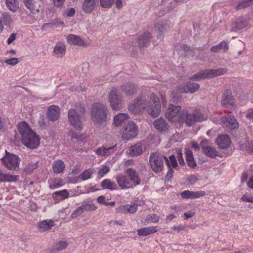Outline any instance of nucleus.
Masks as SVG:
<instances>
[{
    "label": "nucleus",
    "mask_w": 253,
    "mask_h": 253,
    "mask_svg": "<svg viewBox=\"0 0 253 253\" xmlns=\"http://www.w3.org/2000/svg\"><path fill=\"white\" fill-rule=\"evenodd\" d=\"M129 111L139 114L145 110L153 118L159 116L161 112V105L159 97L153 92L149 94L142 92L129 105Z\"/></svg>",
    "instance_id": "f257e3e1"
},
{
    "label": "nucleus",
    "mask_w": 253,
    "mask_h": 253,
    "mask_svg": "<svg viewBox=\"0 0 253 253\" xmlns=\"http://www.w3.org/2000/svg\"><path fill=\"white\" fill-rule=\"evenodd\" d=\"M18 128L23 145L30 149L37 148L40 144V139L28 125L25 122H21L18 124Z\"/></svg>",
    "instance_id": "f03ea898"
},
{
    "label": "nucleus",
    "mask_w": 253,
    "mask_h": 253,
    "mask_svg": "<svg viewBox=\"0 0 253 253\" xmlns=\"http://www.w3.org/2000/svg\"><path fill=\"white\" fill-rule=\"evenodd\" d=\"M91 119L98 126H104L106 125L107 115V107L102 104H93L91 109Z\"/></svg>",
    "instance_id": "7ed1b4c3"
},
{
    "label": "nucleus",
    "mask_w": 253,
    "mask_h": 253,
    "mask_svg": "<svg viewBox=\"0 0 253 253\" xmlns=\"http://www.w3.org/2000/svg\"><path fill=\"white\" fill-rule=\"evenodd\" d=\"M84 113V108L82 105H77L75 108L70 109L68 112L70 124L77 129H82Z\"/></svg>",
    "instance_id": "20e7f679"
},
{
    "label": "nucleus",
    "mask_w": 253,
    "mask_h": 253,
    "mask_svg": "<svg viewBox=\"0 0 253 253\" xmlns=\"http://www.w3.org/2000/svg\"><path fill=\"white\" fill-rule=\"evenodd\" d=\"M181 124L185 123L188 126L195 125L197 122H201L205 120L203 115L198 110H194L192 113H189L186 109H183L182 117Z\"/></svg>",
    "instance_id": "39448f33"
},
{
    "label": "nucleus",
    "mask_w": 253,
    "mask_h": 253,
    "mask_svg": "<svg viewBox=\"0 0 253 253\" xmlns=\"http://www.w3.org/2000/svg\"><path fill=\"white\" fill-rule=\"evenodd\" d=\"M183 110L180 106H174L172 104L169 105L165 112V117L172 123H179L183 120Z\"/></svg>",
    "instance_id": "423d86ee"
},
{
    "label": "nucleus",
    "mask_w": 253,
    "mask_h": 253,
    "mask_svg": "<svg viewBox=\"0 0 253 253\" xmlns=\"http://www.w3.org/2000/svg\"><path fill=\"white\" fill-rule=\"evenodd\" d=\"M116 179L122 189L132 188L140 183L137 175H119Z\"/></svg>",
    "instance_id": "0eeeda50"
},
{
    "label": "nucleus",
    "mask_w": 253,
    "mask_h": 253,
    "mask_svg": "<svg viewBox=\"0 0 253 253\" xmlns=\"http://www.w3.org/2000/svg\"><path fill=\"white\" fill-rule=\"evenodd\" d=\"M227 73V70L224 68L218 69L205 70L194 75L190 79L193 81H200L202 79L212 78L222 75Z\"/></svg>",
    "instance_id": "6e6552de"
},
{
    "label": "nucleus",
    "mask_w": 253,
    "mask_h": 253,
    "mask_svg": "<svg viewBox=\"0 0 253 253\" xmlns=\"http://www.w3.org/2000/svg\"><path fill=\"white\" fill-rule=\"evenodd\" d=\"M5 155L1 159L3 165L10 170H17L19 169L20 159L16 155L10 154L6 150Z\"/></svg>",
    "instance_id": "1a4fd4ad"
},
{
    "label": "nucleus",
    "mask_w": 253,
    "mask_h": 253,
    "mask_svg": "<svg viewBox=\"0 0 253 253\" xmlns=\"http://www.w3.org/2000/svg\"><path fill=\"white\" fill-rule=\"evenodd\" d=\"M138 127L135 124L130 122L124 126L122 133L123 139L128 140L135 137L138 134Z\"/></svg>",
    "instance_id": "9d476101"
},
{
    "label": "nucleus",
    "mask_w": 253,
    "mask_h": 253,
    "mask_svg": "<svg viewBox=\"0 0 253 253\" xmlns=\"http://www.w3.org/2000/svg\"><path fill=\"white\" fill-rule=\"evenodd\" d=\"M109 100L113 110L118 111L122 108L123 100L119 92L116 89H113L110 92Z\"/></svg>",
    "instance_id": "9b49d317"
},
{
    "label": "nucleus",
    "mask_w": 253,
    "mask_h": 253,
    "mask_svg": "<svg viewBox=\"0 0 253 253\" xmlns=\"http://www.w3.org/2000/svg\"><path fill=\"white\" fill-rule=\"evenodd\" d=\"M149 163L152 169L155 172H160L163 168L162 158L158 152L151 154L149 157Z\"/></svg>",
    "instance_id": "f8f14e48"
},
{
    "label": "nucleus",
    "mask_w": 253,
    "mask_h": 253,
    "mask_svg": "<svg viewBox=\"0 0 253 253\" xmlns=\"http://www.w3.org/2000/svg\"><path fill=\"white\" fill-rule=\"evenodd\" d=\"M199 84L195 83L187 82L186 84H181L175 91V93L181 92L194 93L199 89Z\"/></svg>",
    "instance_id": "ddd939ff"
},
{
    "label": "nucleus",
    "mask_w": 253,
    "mask_h": 253,
    "mask_svg": "<svg viewBox=\"0 0 253 253\" xmlns=\"http://www.w3.org/2000/svg\"><path fill=\"white\" fill-rule=\"evenodd\" d=\"M116 147V144L113 145L112 146L103 145L96 150L95 153L98 156L106 157L112 155L115 153Z\"/></svg>",
    "instance_id": "4468645a"
},
{
    "label": "nucleus",
    "mask_w": 253,
    "mask_h": 253,
    "mask_svg": "<svg viewBox=\"0 0 253 253\" xmlns=\"http://www.w3.org/2000/svg\"><path fill=\"white\" fill-rule=\"evenodd\" d=\"M221 125L224 127H228L231 129L238 127V122L233 116L223 117L221 119Z\"/></svg>",
    "instance_id": "2eb2a0df"
},
{
    "label": "nucleus",
    "mask_w": 253,
    "mask_h": 253,
    "mask_svg": "<svg viewBox=\"0 0 253 253\" xmlns=\"http://www.w3.org/2000/svg\"><path fill=\"white\" fill-rule=\"evenodd\" d=\"M164 159L166 160V164L168 168L167 174H172L175 172V171L178 170L179 167L174 155H171L169 158L164 157Z\"/></svg>",
    "instance_id": "dca6fc26"
},
{
    "label": "nucleus",
    "mask_w": 253,
    "mask_h": 253,
    "mask_svg": "<svg viewBox=\"0 0 253 253\" xmlns=\"http://www.w3.org/2000/svg\"><path fill=\"white\" fill-rule=\"evenodd\" d=\"M48 183L49 185V188L50 189L54 190L60 188L67 183V180L53 175L49 178Z\"/></svg>",
    "instance_id": "f3484780"
},
{
    "label": "nucleus",
    "mask_w": 253,
    "mask_h": 253,
    "mask_svg": "<svg viewBox=\"0 0 253 253\" xmlns=\"http://www.w3.org/2000/svg\"><path fill=\"white\" fill-rule=\"evenodd\" d=\"M122 92L126 96L130 97L137 92V87L133 83H127L121 86Z\"/></svg>",
    "instance_id": "a211bd4d"
},
{
    "label": "nucleus",
    "mask_w": 253,
    "mask_h": 253,
    "mask_svg": "<svg viewBox=\"0 0 253 253\" xmlns=\"http://www.w3.org/2000/svg\"><path fill=\"white\" fill-rule=\"evenodd\" d=\"M60 114V109L57 105H51L47 109V117L52 122L57 120L59 118Z\"/></svg>",
    "instance_id": "6ab92c4d"
},
{
    "label": "nucleus",
    "mask_w": 253,
    "mask_h": 253,
    "mask_svg": "<svg viewBox=\"0 0 253 253\" xmlns=\"http://www.w3.org/2000/svg\"><path fill=\"white\" fill-rule=\"evenodd\" d=\"M221 104L226 108H231L235 105V100L231 91L226 90L222 96Z\"/></svg>",
    "instance_id": "aec40b11"
},
{
    "label": "nucleus",
    "mask_w": 253,
    "mask_h": 253,
    "mask_svg": "<svg viewBox=\"0 0 253 253\" xmlns=\"http://www.w3.org/2000/svg\"><path fill=\"white\" fill-rule=\"evenodd\" d=\"M12 24V19L7 12H0V33L3 29V25L6 27H10Z\"/></svg>",
    "instance_id": "412c9836"
},
{
    "label": "nucleus",
    "mask_w": 253,
    "mask_h": 253,
    "mask_svg": "<svg viewBox=\"0 0 253 253\" xmlns=\"http://www.w3.org/2000/svg\"><path fill=\"white\" fill-rule=\"evenodd\" d=\"M206 193L204 191H191L189 190H185L181 193V197L184 199H194L199 198L204 196Z\"/></svg>",
    "instance_id": "4be33fe9"
},
{
    "label": "nucleus",
    "mask_w": 253,
    "mask_h": 253,
    "mask_svg": "<svg viewBox=\"0 0 253 253\" xmlns=\"http://www.w3.org/2000/svg\"><path fill=\"white\" fill-rule=\"evenodd\" d=\"M216 143L221 149H227L231 144V140L227 135L218 136L216 139Z\"/></svg>",
    "instance_id": "5701e85b"
},
{
    "label": "nucleus",
    "mask_w": 253,
    "mask_h": 253,
    "mask_svg": "<svg viewBox=\"0 0 253 253\" xmlns=\"http://www.w3.org/2000/svg\"><path fill=\"white\" fill-rule=\"evenodd\" d=\"M67 42L71 45L77 46H85L86 43L81 37L77 35L70 34L66 38Z\"/></svg>",
    "instance_id": "b1692460"
},
{
    "label": "nucleus",
    "mask_w": 253,
    "mask_h": 253,
    "mask_svg": "<svg viewBox=\"0 0 253 253\" xmlns=\"http://www.w3.org/2000/svg\"><path fill=\"white\" fill-rule=\"evenodd\" d=\"M66 51V45L62 42H59L55 45L52 55L57 58H62L65 55Z\"/></svg>",
    "instance_id": "393cba45"
},
{
    "label": "nucleus",
    "mask_w": 253,
    "mask_h": 253,
    "mask_svg": "<svg viewBox=\"0 0 253 253\" xmlns=\"http://www.w3.org/2000/svg\"><path fill=\"white\" fill-rule=\"evenodd\" d=\"M153 125L155 128L160 132L165 131L168 129V124L166 120L162 117L155 120Z\"/></svg>",
    "instance_id": "a878e982"
},
{
    "label": "nucleus",
    "mask_w": 253,
    "mask_h": 253,
    "mask_svg": "<svg viewBox=\"0 0 253 253\" xmlns=\"http://www.w3.org/2000/svg\"><path fill=\"white\" fill-rule=\"evenodd\" d=\"M143 151V144L141 143H137L129 148L128 154L132 157L137 156L141 155Z\"/></svg>",
    "instance_id": "bb28decb"
},
{
    "label": "nucleus",
    "mask_w": 253,
    "mask_h": 253,
    "mask_svg": "<svg viewBox=\"0 0 253 253\" xmlns=\"http://www.w3.org/2000/svg\"><path fill=\"white\" fill-rule=\"evenodd\" d=\"M152 38L149 32H145L138 39V42L140 48L146 47L148 45Z\"/></svg>",
    "instance_id": "cd10ccee"
},
{
    "label": "nucleus",
    "mask_w": 253,
    "mask_h": 253,
    "mask_svg": "<svg viewBox=\"0 0 253 253\" xmlns=\"http://www.w3.org/2000/svg\"><path fill=\"white\" fill-rule=\"evenodd\" d=\"M95 7V0H84L82 4V9L85 13H90Z\"/></svg>",
    "instance_id": "c85d7f7f"
},
{
    "label": "nucleus",
    "mask_w": 253,
    "mask_h": 253,
    "mask_svg": "<svg viewBox=\"0 0 253 253\" xmlns=\"http://www.w3.org/2000/svg\"><path fill=\"white\" fill-rule=\"evenodd\" d=\"M158 231L157 226H148L139 229L137 230V234L139 236H147L151 234L156 233Z\"/></svg>",
    "instance_id": "c756f323"
},
{
    "label": "nucleus",
    "mask_w": 253,
    "mask_h": 253,
    "mask_svg": "<svg viewBox=\"0 0 253 253\" xmlns=\"http://www.w3.org/2000/svg\"><path fill=\"white\" fill-rule=\"evenodd\" d=\"M23 3L32 13L36 14L39 12V6L34 0H23Z\"/></svg>",
    "instance_id": "7c9ffc66"
},
{
    "label": "nucleus",
    "mask_w": 253,
    "mask_h": 253,
    "mask_svg": "<svg viewBox=\"0 0 253 253\" xmlns=\"http://www.w3.org/2000/svg\"><path fill=\"white\" fill-rule=\"evenodd\" d=\"M128 119L126 113H119L114 117V124L115 126H121L126 120Z\"/></svg>",
    "instance_id": "2f4dec72"
},
{
    "label": "nucleus",
    "mask_w": 253,
    "mask_h": 253,
    "mask_svg": "<svg viewBox=\"0 0 253 253\" xmlns=\"http://www.w3.org/2000/svg\"><path fill=\"white\" fill-rule=\"evenodd\" d=\"M65 167L64 162L61 160H58L54 162L52 169L54 172L60 173L63 172Z\"/></svg>",
    "instance_id": "473e14b6"
},
{
    "label": "nucleus",
    "mask_w": 253,
    "mask_h": 253,
    "mask_svg": "<svg viewBox=\"0 0 253 253\" xmlns=\"http://www.w3.org/2000/svg\"><path fill=\"white\" fill-rule=\"evenodd\" d=\"M53 223L52 220H44L39 222L38 227L41 231H45L54 225Z\"/></svg>",
    "instance_id": "72a5a7b5"
},
{
    "label": "nucleus",
    "mask_w": 253,
    "mask_h": 253,
    "mask_svg": "<svg viewBox=\"0 0 253 253\" xmlns=\"http://www.w3.org/2000/svg\"><path fill=\"white\" fill-rule=\"evenodd\" d=\"M228 49V43L225 41H223L220 43L214 45L211 48V51L213 52H218L221 50H223L224 52H226Z\"/></svg>",
    "instance_id": "f704fd0d"
},
{
    "label": "nucleus",
    "mask_w": 253,
    "mask_h": 253,
    "mask_svg": "<svg viewBox=\"0 0 253 253\" xmlns=\"http://www.w3.org/2000/svg\"><path fill=\"white\" fill-rule=\"evenodd\" d=\"M144 204V201H134L129 205L127 204V213H133L135 212L137 210V207Z\"/></svg>",
    "instance_id": "c9c22d12"
},
{
    "label": "nucleus",
    "mask_w": 253,
    "mask_h": 253,
    "mask_svg": "<svg viewBox=\"0 0 253 253\" xmlns=\"http://www.w3.org/2000/svg\"><path fill=\"white\" fill-rule=\"evenodd\" d=\"M170 29V27L163 23H158L155 26V31L159 35H162L167 32Z\"/></svg>",
    "instance_id": "e433bc0d"
},
{
    "label": "nucleus",
    "mask_w": 253,
    "mask_h": 253,
    "mask_svg": "<svg viewBox=\"0 0 253 253\" xmlns=\"http://www.w3.org/2000/svg\"><path fill=\"white\" fill-rule=\"evenodd\" d=\"M187 164L189 167L194 168L196 166V164L194 160L193 152L189 149H186L185 151Z\"/></svg>",
    "instance_id": "4c0bfd02"
},
{
    "label": "nucleus",
    "mask_w": 253,
    "mask_h": 253,
    "mask_svg": "<svg viewBox=\"0 0 253 253\" xmlns=\"http://www.w3.org/2000/svg\"><path fill=\"white\" fill-rule=\"evenodd\" d=\"M203 151L206 156L211 158H215L218 156V153L217 150L210 146L208 147H204V151Z\"/></svg>",
    "instance_id": "58836bf2"
},
{
    "label": "nucleus",
    "mask_w": 253,
    "mask_h": 253,
    "mask_svg": "<svg viewBox=\"0 0 253 253\" xmlns=\"http://www.w3.org/2000/svg\"><path fill=\"white\" fill-rule=\"evenodd\" d=\"M5 4L8 9L13 12L16 11L18 9L17 0H5Z\"/></svg>",
    "instance_id": "ea45409f"
},
{
    "label": "nucleus",
    "mask_w": 253,
    "mask_h": 253,
    "mask_svg": "<svg viewBox=\"0 0 253 253\" xmlns=\"http://www.w3.org/2000/svg\"><path fill=\"white\" fill-rule=\"evenodd\" d=\"M69 193L67 190H63L55 192L53 194V196L59 200H63L68 197Z\"/></svg>",
    "instance_id": "a19ab883"
},
{
    "label": "nucleus",
    "mask_w": 253,
    "mask_h": 253,
    "mask_svg": "<svg viewBox=\"0 0 253 253\" xmlns=\"http://www.w3.org/2000/svg\"><path fill=\"white\" fill-rule=\"evenodd\" d=\"M68 246V244L66 241H60L56 243L54 245L53 251L59 252L65 249Z\"/></svg>",
    "instance_id": "79ce46f5"
},
{
    "label": "nucleus",
    "mask_w": 253,
    "mask_h": 253,
    "mask_svg": "<svg viewBox=\"0 0 253 253\" xmlns=\"http://www.w3.org/2000/svg\"><path fill=\"white\" fill-rule=\"evenodd\" d=\"M81 206L84 212V211H93L97 209L94 204L86 201H84Z\"/></svg>",
    "instance_id": "37998d69"
},
{
    "label": "nucleus",
    "mask_w": 253,
    "mask_h": 253,
    "mask_svg": "<svg viewBox=\"0 0 253 253\" xmlns=\"http://www.w3.org/2000/svg\"><path fill=\"white\" fill-rule=\"evenodd\" d=\"M101 186L104 189L114 190L116 188V185L109 179H105L101 182Z\"/></svg>",
    "instance_id": "c03bdc74"
},
{
    "label": "nucleus",
    "mask_w": 253,
    "mask_h": 253,
    "mask_svg": "<svg viewBox=\"0 0 253 253\" xmlns=\"http://www.w3.org/2000/svg\"><path fill=\"white\" fill-rule=\"evenodd\" d=\"M18 177V175H0V182L16 181Z\"/></svg>",
    "instance_id": "a18cd8bd"
},
{
    "label": "nucleus",
    "mask_w": 253,
    "mask_h": 253,
    "mask_svg": "<svg viewBox=\"0 0 253 253\" xmlns=\"http://www.w3.org/2000/svg\"><path fill=\"white\" fill-rule=\"evenodd\" d=\"M159 216L156 214H150L148 215L145 221L147 223H158L159 221Z\"/></svg>",
    "instance_id": "49530a36"
},
{
    "label": "nucleus",
    "mask_w": 253,
    "mask_h": 253,
    "mask_svg": "<svg viewBox=\"0 0 253 253\" xmlns=\"http://www.w3.org/2000/svg\"><path fill=\"white\" fill-rule=\"evenodd\" d=\"M253 3V0H243L237 5V9H242Z\"/></svg>",
    "instance_id": "de8ad7c7"
},
{
    "label": "nucleus",
    "mask_w": 253,
    "mask_h": 253,
    "mask_svg": "<svg viewBox=\"0 0 253 253\" xmlns=\"http://www.w3.org/2000/svg\"><path fill=\"white\" fill-rule=\"evenodd\" d=\"M179 54L181 55H189L191 52V50L190 47L182 44L179 49Z\"/></svg>",
    "instance_id": "09e8293b"
},
{
    "label": "nucleus",
    "mask_w": 253,
    "mask_h": 253,
    "mask_svg": "<svg viewBox=\"0 0 253 253\" xmlns=\"http://www.w3.org/2000/svg\"><path fill=\"white\" fill-rule=\"evenodd\" d=\"M114 2V0H100V4L102 7L110 8Z\"/></svg>",
    "instance_id": "8fccbe9b"
},
{
    "label": "nucleus",
    "mask_w": 253,
    "mask_h": 253,
    "mask_svg": "<svg viewBox=\"0 0 253 253\" xmlns=\"http://www.w3.org/2000/svg\"><path fill=\"white\" fill-rule=\"evenodd\" d=\"M127 205H120L116 209V212L118 213H128Z\"/></svg>",
    "instance_id": "3c124183"
},
{
    "label": "nucleus",
    "mask_w": 253,
    "mask_h": 253,
    "mask_svg": "<svg viewBox=\"0 0 253 253\" xmlns=\"http://www.w3.org/2000/svg\"><path fill=\"white\" fill-rule=\"evenodd\" d=\"M241 200L245 202L253 203V197L246 193L241 198Z\"/></svg>",
    "instance_id": "603ef678"
},
{
    "label": "nucleus",
    "mask_w": 253,
    "mask_h": 253,
    "mask_svg": "<svg viewBox=\"0 0 253 253\" xmlns=\"http://www.w3.org/2000/svg\"><path fill=\"white\" fill-rule=\"evenodd\" d=\"M67 180V183H77L80 182V179H79L78 176H74L69 177L65 178Z\"/></svg>",
    "instance_id": "864d4df0"
},
{
    "label": "nucleus",
    "mask_w": 253,
    "mask_h": 253,
    "mask_svg": "<svg viewBox=\"0 0 253 253\" xmlns=\"http://www.w3.org/2000/svg\"><path fill=\"white\" fill-rule=\"evenodd\" d=\"M75 10L74 8L71 7L67 9L64 11L63 15L67 17H72L75 15Z\"/></svg>",
    "instance_id": "5fc2aeb1"
},
{
    "label": "nucleus",
    "mask_w": 253,
    "mask_h": 253,
    "mask_svg": "<svg viewBox=\"0 0 253 253\" xmlns=\"http://www.w3.org/2000/svg\"><path fill=\"white\" fill-rule=\"evenodd\" d=\"M83 212H84V211H83V209H82L81 206H80V207L77 208L76 210H75L73 211V212L71 214V216L73 218H76L77 216L81 215Z\"/></svg>",
    "instance_id": "6e6d98bb"
},
{
    "label": "nucleus",
    "mask_w": 253,
    "mask_h": 253,
    "mask_svg": "<svg viewBox=\"0 0 253 253\" xmlns=\"http://www.w3.org/2000/svg\"><path fill=\"white\" fill-rule=\"evenodd\" d=\"M4 62L7 64L11 66H14L18 63V59L17 58H12L6 59Z\"/></svg>",
    "instance_id": "4d7b16f0"
},
{
    "label": "nucleus",
    "mask_w": 253,
    "mask_h": 253,
    "mask_svg": "<svg viewBox=\"0 0 253 253\" xmlns=\"http://www.w3.org/2000/svg\"><path fill=\"white\" fill-rule=\"evenodd\" d=\"M109 172V168L106 165L101 166L99 169L98 174H106Z\"/></svg>",
    "instance_id": "13d9d810"
},
{
    "label": "nucleus",
    "mask_w": 253,
    "mask_h": 253,
    "mask_svg": "<svg viewBox=\"0 0 253 253\" xmlns=\"http://www.w3.org/2000/svg\"><path fill=\"white\" fill-rule=\"evenodd\" d=\"M53 27H54V25H53V22L52 21L50 23H47L43 24V25L42 26V27L41 28V29L42 30V31H45V30H47L48 29L52 28Z\"/></svg>",
    "instance_id": "bf43d9fd"
},
{
    "label": "nucleus",
    "mask_w": 253,
    "mask_h": 253,
    "mask_svg": "<svg viewBox=\"0 0 253 253\" xmlns=\"http://www.w3.org/2000/svg\"><path fill=\"white\" fill-rule=\"evenodd\" d=\"M177 160L178 161L179 164L180 166H183L185 164L184 159L182 157V154L181 151H179L177 153Z\"/></svg>",
    "instance_id": "052dcab7"
},
{
    "label": "nucleus",
    "mask_w": 253,
    "mask_h": 253,
    "mask_svg": "<svg viewBox=\"0 0 253 253\" xmlns=\"http://www.w3.org/2000/svg\"><path fill=\"white\" fill-rule=\"evenodd\" d=\"M54 27H59V26H64V23L63 21L60 19H55L52 21Z\"/></svg>",
    "instance_id": "680f3d73"
},
{
    "label": "nucleus",
    "mask_w": 253,
    "mask_h": 253,
    "mask_svg": "<svg viewBox=\"0 0 253 253\" xmlns=\"http://www.w3.org/2000/svg\"><path fill=\"white\" fill-rule=\"evenodd\" d=\"M191 147L195 150V151H199L200 150V147L199 145L195 141H192L190 142Z\"/></svg>",
    "instance_id": "e2e57ef3"
},
{
    "label": "nucleus",
    "mask_w": 253,
    "mask_h": 253,
    "mask_svg": "<svg viewBox=\"0 0 253 253\" xmlns=\"http://www.w3.org/2000/svg\"><path fill=\"white\" fill-rule=\"evenodd\" d=\"M198 180V178L195 176V175H190L188 177L189 183L191 184L195 183Z\"/></svg>",
    "instance_id": "0e129e2a"
},
{
    "label": "nucleus",
    "mask_w": 253,
    "mask_h": 253,
    "mask_svg": "<svg viewBox=\"0 0 253 253\" xmlns=\"http://www.w3.org/2000/svg\"><path fill=\"white\" fill-rule=\"evenodd\" d=\"M37 168V163H35L34 164H30L28 165L27 168L28 170L31 172H32L33 170Z\"/></svg>",
    "instance_id": "69168bd1"
},
{
    "label": "nucleus",
    "mask_w": 253,
    "mask_h": 253,
    "mask_svg": "<svg viewBox=\"0 0 253 253\" xmlns=\"http://www.w3.org/2000/svg\"><path fill=\"white\" fill-rule=\"evenodd\" d=\"M65 0H53L54 5L56 7H60L63 5Z\"/></svg>",
    "instance_id": "338daca9"
},
{
    "label": "nucleus",
    "mask_w": 253,
    "mask_h": 253,
    "mask_svg": "<svg viewBox=\"0 0 253 253\" xmlns=\"http://www.w3.org/2000/svg\"><path fill=\"white\" fill-rule=\"evenodd\" d=\"M246 117L249 119L253 118V109H250L247 111Z\"/></svg>",
    "instance_id": "774afa93"
}]
</instances>
